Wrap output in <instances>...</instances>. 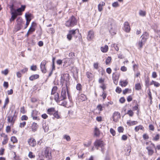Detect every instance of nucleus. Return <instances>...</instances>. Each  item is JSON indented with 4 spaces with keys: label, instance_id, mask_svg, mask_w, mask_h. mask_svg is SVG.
Segmentation results:
<instances>
[{
    "label": "nucleus",
    "instance_id": "obj_1",
    "mask_svg": "<svg viewBox=\"0 0 160 160\" xmlns=\"http://www.w3.org/2000/svg\"><path fill=\"white\" fill-rule=\"evenodd\" d=\"M69 75L68 73L62 74L61 77V84L62 87H68L70 84Z\"/></svg>",
    "mask_w": 160,
    "mask_h": 160
},
{
    "label": "nucleus",
    "instance_id": "obj_2",
    "mask_svg": "<svg viewBox=\"0 0 160 160\" xmlns=\"http://www.w3.org/2000/svg\"><path fill=\"white\" fill-rule=\"evenodd\" d=\"M16 111L12 110L9 112L7 116L8 122L10 123L12 125L14 124L17 119V115L16 114Z\"/></svg>",
    "mask_w": 160,
    "mask_h": 160
},
{
    "label": "nucleus",
    "instance_id": "obj_3",
    "mask_svg": "<svg viewBox=\"0 0 160 160\" xmlns=\"http://www.w3.org/2000/svg\"><path fill=\"white\" fill-rule=\"evenodd\" d=\"M105 145V143L104 142L100 139L97 140L94 142V145L97 149H98L99 148H100L102 153L104 152Z\"/></svg>",
    "mask_w": 160,
    "mask_h": 160
},
{
    "label": "nucleus",
    "instance_id": "obj_4",
    "mask_svg": "<svg viewBox=\"0 0 160 160\" xmlns=\"http://www.w3.org/2000/svg\"><path fill=\"white\" fill-rule=\"evenodd\" d=\"M148 33L145 32L141 36L142 39L138 42V45L140 48H142L143 45L145 44L148 38Z\"/></svg>",
    "mask_w": 160,
    "mask_h": 160
},
{
    "label": "nucleus",
    "instance_id": "obj_5",
    "mask_svg": "<svg viewBox=\"0 0 160 160\" xmlns=\"http://www.w3.org/2000/svg\"><path fill=\"white\" fill-rule=\"evenodd\" d=\"M77 20L73 16H72L65 23V25L67 27H72L76 25Z\"/></svg>",
    "mask_w": 160,
    "mask_h": 160
},
{
    "label": "nucleus",
    "instance_id": "obj_6",
    "mask_svg": "<svg viewBox=\"0 0 160 160\" xmlns=\"http://www.w3.org/2000/svg\"><path fill=\"white\" fill-rule=\"evenodd\" d=\"M68 87H63L62 88L61 96L59 98L60 101L65 99L67 98L66 96V91L68 94Z\"/></svg>",
    "mask_w": 160,
    "mask_h": 160
},
{
    "label": "nucleus",
    "instance_id": "obj_7",
    "mask_svg": "<svg viewBox=\"0 0 160 160\" xmlns=\"http://www.w3.org/2000/svg\"><path fill=\"white\" fill-rule=\"evenodd\" d=\"M108 29L109 32L112 35H114L116 34V30L117 29V26L114 22L113 21L110 25L108 26Z\"/></svg>",
    "mask_w": 160,
    "mask_h": 160
},
{
    "label": "nucleus",
    "instance_id": "obj_8",
    "mask_svg": "<svg viewBox=\"0 0 160 160\" xmlns=\"http://www.w3.org/2000/svg\"><path fill=\"white\" fill-rule=\"evenodd\" d=\"M10 10L12 17L10 19V21L11 22H12V21L14 20L17 16L18 15V14H17V12L15 10H14L13 5H12L10 7Z\"/></svg>",
    "mask_w": 160,
    "mask_h": 160
},
{
    "label": "nucleus",
    "instance_id": "obj_9",
    "mask_svg": "<svg viewBox=\"0 0 160 160\" xmlns=\"http://www.w3.org/2000/svg\"><path fill=\"white\" fill-rule=\"evenodd\" d=\"M78 32L79 30L78 29L70 30L67 35V38L68 40H70L72 39V36H74Z\"/></svg>",
    "mask_w": 160,
    "mask_h": 160
},
{
    "label": "nucleus",
    "instance_id": "obj_10",
    "mask_svg": "<svg viewBox=\"0 0 160 160\" xmlns=\"http://www.w3.org/2000/svg\"><path fill=\"white\" fill-rule=\"evenodd\" d=\"M120 74L119 73H113L112 74V79L114 83L116 85H117L118 83V81L119 78Z\"/></svg>",
    "mask_w": 160,
    "mask_h": 160
},
{
    "label": "nucleus",
    "instance_id": "obj_11",
    "mask_svg": "<svg viewBox=\"0 0 160 160\" xmlns=\"http://www.w3.org/2000/svg\"><path fill=\"white\" fill-rule=\"evenodd\" d=\"M73 59L71 58H66L63 60L64 64L63 66L64 67H67L71 64H72Z\"/></svg>",
    "mask_w": 160,
    "mask_h": 160
},
{
    "label": "nucleus",
    "instance_id": "obj_12",
    "mask_svg": "<svg viewBox=\"0 0 160 160\" xmlns=\"http://www.w3.org/2000/svg\"><path fill=\"white\" fill-rule=\"evenodd\" d=\"M44 155L46 158L49 159H51L52 158L51 150L48 148H47L44 152Z\"/></svg>",
    "mask_w": 160,
    "mask_h": 160
},
{
    "label": "nucleus",
    "instance_id": "obj_13",
    "mask_svg": "<svg viewBox=\"0 0 160 160\" xmlns=\"http://www.w3.org/2000/svg\"><path fill=\"white\" fill-rule=\"evenodd\" d=\"M121 115L120 113L118 112H115L113 114L112 118L113 121L117 122L119 119L120 118Z\"/></svg>",
    "mask_w": 160,
    "mask_h": 160
},
{
    "label": "nucleus",
    "instance_id": "obj_14",
    "mask_svg": "<svg viewBox=\"0 0 160 160\" xmlns=\"http://www.w3.org/2000/svg\"><path fill=\"white\" fill-rule=\"evenodd\" d=\"M50 99L51 100L54 99L56 102H59V103H60V99L58 93H56L55 94L51 95Z\"/></svg>",
    "mask_w": 160,
    "mask_h": 160
},
{
    "label": "nucleus",
    "instance_id": "obj_15",
    "mask_svg": "<svg viewBox=\"0 0 160 160\" xmlns=\"http://www.w3.org/2000/svg\"><path fill=\"white\" fill-rule=\"evenodd\" d=\"M46 63V61L45 60H43L41 63L40 68L42 72L45 73L46 72V69L45 67V64Z\"/></svg>",
    "mask_w": 160,
    "mask_h": 160
},
{
    "label": "nucleus",
    "instance_id": "obj_16",
    "mask_svg": "<svg viewBox=\"0 0 160 160\" xmlns=\"http://www.w3.org/2000/svg\"><path fill=\"white\" fill-rule=\"evenodd\" d=\"M94 32L92 31H90L88 32L87 37V39L88 41H91L94 38Z\"/></svg>",
    "mask_w": 160,
    "mask_h": 160
},
{
    "label": "nucleus",
    "instance_id": "obj_17",
    "mask_svg": "<svg viewBox=\"0 0 160 160\" xmlns=\"http://www.w3.org/2000/svg\"><path fill=\"white\" fill-rule=\"evenodd\" d=\"M28 142L29 145L31 147H34L36 145V140L33 138H31L28 139Z\"/></svg>",
    "mask_w": 160,
    "mask_h": 160
},
{
    "label": "nucleus",
    "instance_id": "obj_18",
    "mask_svg": "<svg viewBox=\"0 0 160 160\" xmlns=\"http://www.w3.org/2000/svg\"><path fill=\"white\" fill-rule=\"evenodd\" d=\"M124 30L127 32H129L130 30V27L129 23L127 22H124Z\"/></svg>",
    "mask_w": 160,
    "mask_h": 160
},
{
    "label": "nucleus",
    "instance_id": "obj_19",
    "mask_svg": "<svg viewBox=\"0 0 160 160\" xmlns=\"http://www.w3.org/2000/svg\"><path fill=\"white\" fill-rule=\"evenodd\" d=\"M26 6L25 5H21V8L17 9L16 10H15L17 12V14H18V15H21V12H22L23 11L25 8Z\"/></svg>",
    "mask_w": 160,
    "mask_h": 160
},
{
    "label": "nucleus",
    "instance_id": "obj_20",
    "mask_svg": "<svg viewBox=\"0 0 160 160\" xmlns=\"http://www.w3.org/2000/svg\"><path fill=\"white\" fill-rule=\"evenodd\" d=\"M153 147L151 145V146H149L147 147L146 149L148 151V154L149 155H152L154 152V151L152 149Z\"/></svg>",
    "mask_w": 160,
    "mask_h": 160
},
{
    "label": "nucleus",
    "instance_id": "obj_21",
    "mask_svg": "<svg viewBox=\"0 0 160 160\" xmlns=\"http://www.w3.org/2000/svg\"><path fill=\"white\" fill-rule=\"evenodd\" d=\"M78 99L81 101H85L87 99L86 96L84 94H81L78 97Z\"/></svg>",
    "mask_w": 160,
    "mask_h": 160
},
{
    "label": "nucleus",
    "instance_id": "obj_22",
    "mask_svg": "<svg viewBox=\"0 0 160 160\" xmlns=\"http://www.w3.org/2000/svg\"><path fill=\"white\" fill-rule=\"evenodd\" d=\"M105 5V3L103 2H101L98 5V9L99 12L102 11L103 10V7Z\"/></svg>",
    "mask_w": 160,
    "mask_h": 160
},
{
    "label": "nucleus",
    "instance_id": "obj_23",
    "mask_svg": "<svg viewBox=\"0 0 160 160\" xmlns=\"http://www.w3.org/2000/svg\"><path fill=\"white\" fill-rule=\"evenodd\" d=\"M38 125L37 123L35 122H33L31 126V128L33 132H35L36 131L38 128Z\"/></svg>",
    "mask_w": 160,
    "mask_h": 160
},
{
    "label": "nucleus",
    "instance_id": "obj_24",
    "mask_svg": "<svg viewBox=\"0 0 160 160\" xmlns=\"http://www.w3.org/2000/svg\"><path fill=\"white\" fill-rule=\"evenodd\" d=\"M3 135H4V140L2 142V144L3 145H5L8 142V138L7 135H5V134H3L1 135V136H3Z\"/></svg>",
    "mask_w": 160,
    "mask_h": 160
},
{
    "label": "nucleus",
    "instance_id": "obj_25",
    "mask_svg": "<svg viewBox=\"0 0 160 160\" xmlns=\"http://www.w3.org/2000/svg\"><path fill=\"white\" fill-rule=\"evenodd\" d=\"M39 77L38 74H34L31 76L29 77V79L31 81H33L34 80L38 78Z\"/></svg>",
    "mask_w": 160,
    "mask_h": 160
},
{
    "label": "nucleus",
    "instance_id": "obj_26",
    "mask_svg": "<svg viewBox=\"0 0 160 160\" xmlns=\"http://www.w3.org/2000/svg\"><path fill=\"white\" fill-rule=\"evenodd\" d=\"M55 111V108H48V109L47 111V113L48 114H49L50 115H52L54 113Z\"/></svg>",
    "mask_w": 160,
    "mask_h": 160
},
{
    "label": "nucleus",
    "instance_id": "obj_27",
    "mask_svg": "<svg viewBox=\"0 0 160 160\" xmlns=\"http://www.w3.org/2000/svg\"><path fill=\"white\" fill-rule=\"evenodd\" d=\"M131 147L130 146H128L126 150L125 151V155L127 156H129L131 152Z\"/></svg>",
    "mask_w": 160,
    "mask_h": 160
},
{
    "label": "nucleus",
    "instance_id": "obj_28",
    "mask_svg": "<svg viewBox=\"0 0 160 160\" xmlns=\"http://www.w3.org/2000/svg\"><path fill=\"white\" fill-rule=\"evenodd\" d=\"M108 49V47L107 45H105L104 47H102L101 48V50L103 52H107Z\"/></svg>",
    "mask_w": 160,
    "mask_h": 160
},
{
    "label": "nucleus",
    "instance_id": "obj_29",
    "mask_svg": "<svg viewBox=\"0 0 160 160\" xmlns=\"http://www.w3.org/2000/svg\"><path fill=\"white\" fill-rule=\"evenodd\" d=\"M138 122L137 121H131L130 120L128 121L127 122V124L129 126L136 125L138 124Z\"/></svg>",
    "mask_w": 160,
    "mask_h": 160
},
{
    "label": "nucleus",
    "instance_id": "obj_30",
    "mask_svg": "<svg viewBox=\"0 0 160 160\" xmlns=\"http://www.w3.org/2000/svg\"><path fill=\"white\" fill-rule=\"evenodd\" d=\"M128 81L126 80L121 81L120 82V85L122 87H125L128 85Z\"/></svg>",
    "mask_w": 160,
    "mask_h": 160
},
{
    "label": "nucleus",
    "instance_id": "obj_31",
    "mask_svg": "<svg viewBox=\"0 0 160 160\" xmlns=\"http://www.w3.org/2000/svg\"><path fill=\"white\" fill-rule=\"evenodd\" d=\"M144 128L142 126L139 125L138 126H136L135 128V130L136 132L138 131L139 130H143Z\"/></svg>",
    "mask_w": 160,
    "mask_h": 160
},
{
    "label": "nucleus",
    "instance_id": "obj_32",
    "mask_svg": "<svg viewBox=\"0 0 160 160\" xmlns=\"http://www.w3.org/2000/svg\"><path fill=\"white\" fill-rule=\"evenodd\" d=\"M86 75L88 78L91 79H92L94 77L93 74L90 72H87Z\"/></svg>",
    "mask_w": 160,
    "mask_h": 160
},
{
    "label": "nucleus",
    "instance_id": "obj_33",
    "mask_svg": "<svg viewBox=\"0 0 160 160\" xmlns=\"http://www.w3.org/2000/svg\"><path fill=\"white\" fill-rule=\"evenodd\" d=\"M94 132L95 135L97 136H98L100 134L99 130L97 127H96L95 128Z\"/></svg>",
    "mask_w": 160,
    "mask_h": 160
},
{
    "label": "nucleus",
    "instance_id": "obj_34",
    "mask_svg": "<svg viewBox=\"0 0 160 160\" xmlns=\"http://www.w3.org/2000/svg\"><path fill=\"white\" fill-rule=\"evenodd\" d=\"M25 17L26 19V21L30 22L31 20V15L29 14H26L25 15Z\"/></svg>",
    "mask_w": 160,
    "mask_h": 160
},
{
    "label": "nucleus",
    "instance_id": "obj_35",
    "mask_svg": "<svg viewBox=\"0 0 160 160\" xmlns=\"http://www.w3.org/2000/svg\"><path fill=\"white\" fill-rule=\"evenodd\" d=\"M135 88L136 90H139L141 89V86L140 83H137L135 85Z\"/></svg>",
    "mask_w": 160,
    "mask_h": 160
},
{
    "label": "nucleus",
    "instance_id": "obj_36",
    "mask_svg": "<svg viewBox=\"0 0 160 160\" xmlns=\"http://www.w3.org/2000/svg\"><path fill=\"white\" fill-rule=\"evenodd\" d=\"M28 156L30 158H34L35 157V155L31 152H29Z\"/></svg>",
    "mask_w": 160,
    "mask_h": 160
},
{
    "label": "nucleus",
    "instance_id": "obj_37",
    "mask_svg": "<svg viewBox=\"0 0 160 160\" xmlns=\"http://www.w3.org/2000/svg\"><path fill=\"white\" fill-rule=\"evenodd\" d=\"M151 84H154V86L156 87H158L160 86V84L157 82L152 81L151 83Z\"/></svg>",
    "mask_w": 160,
    "mask_h": 160
},
{
    "label": "nucleus",
    "instance_id": "obj_38",
    "mask_svg": "<svg viewBox=\"0 0 160 160\" xmlns=\"http://www.w3.org/2000/svg\"><path fill=\"white\" fill-rule=\"evenodd\" d=\"M111 57H108L106 59L105 63L106 65L108 64L111 62Z\"/></svg>",
    "mask_w": 160,
    "mask_h": 160
},
{
    "label": "nucleus",
    "instance_id": "obj_39",
    "mask_svg": "<svg viewBox=\"0 0 160 160\" xmlns=\"http://www.w3.org/2000/svg\"><path fill=\"white\" fill-rule=\"evenodd\" d=\"M139 15L142 16H144L146 14V12L145 11L140 10L139 11Z\"/></svg>",
    "mask_w": 160,
    "mask_h": 160
},
{
    "label": "nucleus",
    "instance_id": "obj_40",
    "mask_svg": "<svg viewBox=\"0 0 160 160\" xmlns=\"http://www.w3.org/2000/svg\"><path fill=\"white\" fill-rule=\"evenodd\" d=\"M43 128L45 132H48L49 128L48 126L46 125V124H44L43 125Z\"/></svg>",
    "mask_w": 160,
    "mask_h": 160
},
{
    "label": "nucleus",
    "instance_id": "obj_41",
    "mask_svg": "<svg viewBox=\"0 0 160 160\" xmlns=\"http://www.w3.org/2000/svg\"><path fill=\"white\" fill-rule=\"evenodd\" d=\"M11 140L13 143L17 142L18 141L17 139L15 136H12L11 137Z\"/></svg>",
    "mask_w": 160,
    "mask_h": 160
},
{
    "label": "nucleus",
    "instance_id": "obj_42",
    "mask_svg": "<svg viewBox=\"0 0 160 160\" xmlns=\"http://www.w3.org/2000/svg\"><path fill=\"white\" fill-rule=\"evenodd\" d=\"M38 113V112L36 111H32L31 114V117H32L35 116H37Z\"/></svg>",
    "mask_w": 160,
    "mask_h": 160
},
{
    "label": "nucleus",
    "instance_id": "obj_43",
    "mask_svg": "<svg viewBox=\"0 0 160 160\" xmlns=\"http://www.w3.org/2000/svg\"><path fill=\"white\" fill-rule=\"evenodd\" d=\"M22 26L20 23H18L16 25V28L17 29V31H18L20 30L22 28Z\"/></svg>",
    "mask_w": 160,
    "mask_h": 160
},
{
    "label": "nucleus",
    "instance_id": "obj_44",
    "mask_svg": "<svg viewBox=\"0 0 160 160\" xmlns=\"http://www.w3.org/2000/svg\"><path fill=\"white\" fill-rule=\"evenodd\" d=\"M53 114V116L55 118H56L57 119H59L60 118V116L58 114V111L54 112Z\"/></svg>",
    "mask_w": 160,
    "mask_h": 160
},
{
    "label": "nucleus",
    "instance_id": "obj_45",
    "mask_svg": "<svg viewBox=\"0 0 160 160\" xmlns=\"http://www.w3.org/2000/svg\"><path fill=\"white\" fill-rule=\"evenodd\" d=\"M151 145L152 146L153 148H155V150L157 149L158 150H160V144L158 145L156 147H155V145L153 143H152Z\"/></svg>",
    "mask_w": 160,
    "mask_h": 160
},
{
    "label": "nucleus",
    "instance_id": "obj_46",
    "mask_svg": "<svg viewBox=\"0 0 160 160\" xmlns=\"http://www.w3.org/2000/svg\"><path fill=\"white\" fill-rule=\"evenodd\" d=\"M111 46L112 47H114L117 51H118L119 50V48L118 44H113Z\"/></svg>",
    "mask_w": 160,
    "mask_h": 160
},
{
    "label": "nucleus",
    "instance_id": "obj_47",
    "mask_svg": "<svg viewBox=\"0 0 160 160\" xmlns=\"http://www.w3.org/2000/svg\"><path fill=\"white\" fill-rule=\"evenodd\" d=\"M127 114H128L130 116L132 117L133 116V112L132 110H129L128 111Z\"/></svg>",
    "mask_w": 160,
    "mask_h": 160
},
{
    "label": "nucleus",
    "instance_id": "obj_48",
    "mask_svg": "<svg viewBox=\"0 0 160 160\" xmlns=\"http://www.w3.org/2000/svg\"><path fill=\"white\" fill-rule=\"evenodd\" d=\"M111 133L113 136H114L116 134V132L112 128H110V130Z\"/></svg>",
    "mask_w": 160,
    "mask_h": 160
},
{
    "label": "nucleus",
    "instance_id": "obj_49",
    "mask_svg": "<svg viewBox=\"0 0 160 160\" xmlns=\"http://www.w3.org/2000/svg\"><path fill=\"white\" fill-rule=\"evenodd\" d=\"M97 109L99 110L100 111H102V106L101 105V104H99L98 105L97 107Z\"/></svg>",
    "mask_w": 160,
    "mask_h": 160
},
{
    "label": "nucleus",
    "instance_id": "obj_50",
    "mask_svg": "<svg viewBox=\"0 0 160 160\" xmlns=\"http://www.w3.org/2000/svg\"><path fill=\"white\" fill-rule=\"evenodd\" d=\"M76 89L78 90H81L82 89V85L80 84H78L76 86Z\"/></svg>",
    "mask_w": 160,
    "mask_h": 160
},
{
    "label": "nucleus",
    "instance_id": "obj_51",
    "mask_svg": "<svg viewBox=\"0 0 160 160\" xmlns=\"http://www.w3.org/2000/svg\"><path fill=\"white\" fill-rule=\"evenodd\" d=\"M118 130L119 132H122L124 130L123 128L122 127H119L118 128Z\"/></svg>",
    "mask_w": 160,
    "mask_h": 160
},
{
    "label": "nucleus",
    "instance_id": "obj_52",
    "mask_svg": "<svg viewBox=\"0 0 160 160\" xmlns=\"http://www.w3.org/2000/svg\"><path fill=\"white\" fill-rule=\"evenodd\" d=\"M93 66L94 69L97 70L98 68V62L94 63Z\"/></svg>",
    "mask_w": 160,
    "mask_h": 160
},
{
    "label": "nucleus",
    "instance_id": "obj_53",
    "mask_svg": "<svg viewBox=\"0 0 160 160\" xmlns=\"http://www.w3.org/2000/svg\"><path fill=\"white\" fill-rule=\"evenodd\" d=\"M119 6L118 2H114L112 3V6L114 7H117Z\"/></svg>",
    "mask_w": 160,
    "mask_h": 160
},
{
    "label": "nucleus",
    "instance_id": "obj_54",
    "mask_svg": "<svg viewBox=\"0 0 160 160\" xmlns=\"http://www.w3.org/2000/svg\"><path fill=\"white\" fill-rule=\"evenodd\" d=\"M28 119V117L25 115H23L21 118V119L22 121L27 120Z\"/></svg>",
    "mask_w": 160,
    "mask_h": 160
},
{
    "label": "nucleus",
    "instance_id": "obj_55",
    "mask_svg": "<svg viewBox=\"0 0 160 160\" xmlns=\"http://www.w3.org/2000/svg\"><path fill=\"white\" fill-rule=\"evenodd\" d=\"M37 68L36 65H32L31 67V69L32 71H36L37 70Z\"/></svg>",
    "mask_w": 160,
    "mask_h": 160
},
{
    "label": "nucleus",
    "instance_id": "obj_56",
    "mask_svg": "<svg viewBox=\"0 0 160 160\" xmlns=\"http://www.w3.org/2000/svg\"><path fill=\"white\" fill-rule=\"evenodd\" d=\"M8 69H6L2 71L1 72L2 73L4 74L5 75H7L8 73Z\"/></svg>",
    "mask_w": 160,
    "mask_h": 160
},
{
    "label": "nucleus",
    "instance_id": "obj_57",
    "mask_svg": "<svg viewBox=\"0 0 160 160\" xmlns=\"http://www.w3.org/2000/svg\"><path fill=\"white\" fill-rule=\"evenodd\" d=\"M26 124L25 122H23L22 123H20L19 125V127L21 128H22L24 127Z\"/></svg>",
    "mask_w": 160,
    "mask_h": 160
},
{
    "label": "nucleus",
    "instance_id": "obj_58",
    "mask_svg": "<svg viewBox=\"0 0 160 160\" xmlns=\"http://www.w3.org/2000/svg\"><path fill=\"white\" fill-rule=\"evenodd\" d=\"M35 28L30 27L28 31L30 32V33L32 34L33 32L35 31Z\"/></svg>",
    "mask_w": 160,
    "mask_h": 160
},
{
    "label": "nucleus",
    "instance_id": "obj_59",
    "mask_svg": "<svg viewBox=\"0 0 160 160\" xmlns=\"http://www.w3.org/2000/svg\"><path fill=\"white\" fill-rule=\"evenodd\" d=\"M121 70L122 72H126L127 70V68L124 66H122L121 68Z\"/></svg>",
    "mask_w": 160,
    "mask_h": 160
},
{
    "label": "nucleus",
    "instance_id": "obj_60",
    "mask_svg": "<svg viewBox=\"0 0 160 160\" xmlns=\"http://www.w3.org/2000/svg\"><path fill=\"white\" fill-rule=\"evenodd\" d=\"M64 138L66 139L67 141L70 140V138L69 136L67 135H65L64 136Z\"/></svg>",
    "mask_w": 160,
    "mask_h": 160
},
{
    "label": "nucleus",
    "instance_id": "obj_61",
    "mask_svg": "<svg viewBox=\"0 0 160 160\" xmlns=\"http://www.w3.org/2000/svg\"><path fill=\"white\" fill-rule=\"evenodd\" d=\"M116 91L118 93H120L122 92V89L119 87H118L116 89Z\"/></svg>",
    "mask_w": 160,
    "mask_h": 160
},
{
    "label": "nucleus",
    "instance_id": "obj_62",
    "mask_svg": "<svg viewBox=\"0 0 160 160\" xmlns=\"http://www.w3.org/2000/svg\"><path fill=\"white\" fill-rule=\"evenodd\" d=\"M149 129L152 131H153L154 130V126L152 124H150L149 126Z\"/></svg>",
    "mask_w": 160,
    "mask_h": 160
},
{
    "label": "nucleus",
    "instance_id": "obj_63",
    "mask_svg": "<svg viewBox=\"0 0 160 160\" xmlns=\"http://www.w3.org/2000/svg\"><path fill=\"white\" fill-rule=\"evenodd\" d=\"M127 138L128 137L127 136L125 135H122L121 138L122 140L124 141H125L126 140H127Z\"/></svg>",
    "mask_w": 160,
    "mask_h": 160
},
{
    "label": "nucleus",
    "instance_id": "obj_64",
    "mask_svg": "<svg viewBox=\"0 0 160 160\" xmlns=\"http://www.w3.org/2000/svg\"><path fill=\"white\" fill-rule=\"evenodd\" d=\"M159 137H160L159 135L158 134H157L154 138L153 139L155 141H157L159 139Z\"/></svg>",
    "mask_w": 160,
    "mask_h": 160
}]
</instances>
